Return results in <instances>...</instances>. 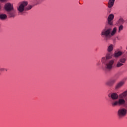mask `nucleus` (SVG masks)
<instances>
[{"instance_id": "obj_11", "label": "nucleus", "mask_w": 127, "mask_h": 127, "mask_svg": "<svg viewBox=\"0 0 127 127\" xmlns=\"http://www.w3.org/2000/svg\"><path fill=\"white\" fill-rule=\"evenodd\" d=\"M114 46L113 44H110L109 45H108L107 49V52L112 53V52H113V51H114Z\"/></svg>"}, {"instance_id": "obj_1", "label": "nucleus", "mask_w": 127, "mask_h": 127, "mask_svg": "<svg viewBox=\"0 0 127 127\" xmlns=\"http://www.w3.org/2000/svg\"><path fill=\"white\" fill-rule=\"evenodd\" d=\"M112 59V53L108 52L105 57H103L101 59V62L102 64L105 65V69L106 71H110L113 69L114 67V64H115V61ZM107 60H109L107 62Z\"/></svg>"}, {"instance_id": "obj_5", "label": "nucleus", "mask_w": 127, "mask_h": 127, "mask_svg": "<svg viewBox=\"0 0 127 127\" xmlns=\"http://www.w3.org/2000/svg\"><path fill=\"white\" fill-rule=\"evenodd\" d=\"M115 17V15L113 14H110L108 16L107 18V24L106 25H108L110 26H113L114 25V18Z\"/></svg>"}, {"instance_id": "obj_10", "label": "nucleus", "mask_w": 127, "mask_h": 127, "mask_svg": "<svg viewBox=\"0 0 127 127\" xmlns=\"http://www.w3.org/2000/svg\"><path fill=\"white\" fill-rule=\"evenodd\" d=\"M124 85H125V81H122L117 84V85L116 86L115 89L118 90L120 88H122Z\"/></svg>"}, {"instance_id": "obj_22", "label": "nucleus", "mask_w": 127, "mask_h": 127, "mask_svg": "<svg viewBox=\"0 0 127 127\" xmlns=\"http://www.w3.org/2000/svg\"><path fill=\"white\" fill-rule=\"evenodd\" d=\"M109 13H111V10L108 11Z\"/></svg>"}, {"instance_id": "obj_19", "label": "nucleus", "mask_w": 127, "mask_h": 127, "mask_svg": "<svg viewBox=\"0 0 127 127\" xmlns=\"http://www.w3.org/2000/svg\"><path fill=\"white\" fill-rule=\"evenodd\" d=\"M118 24H123L124 23V19L120 18L118 21Z\"/></svg>"}, {"instance_id": "obj_16", "label": "nucleus", "mask_w": 127, "mask_h": 127, "mask_svg": "<svg viewBox=\"0 0 127 127\" xmlns=\"http://www.w3.org/2000/svg\"><path fill=\"white\" fill-rule=\"evenodd\" d=\"M124 30V26L123 25H120L118 27V33H121V31Z\"/></svg>"}, {"instance_id": "obj_14", "label": "nucleus", "mask_w": 127, "mask_h": 127, "mask_svg": "<svg viewBox=\"0 0 127 127\" xmlns=\"http://www.w3.org/2000/svg\"><path fill=\"white\" fill-rule=\"evenodd\" d=\"M7 18V16L5 14H0V19L1 20H5Z\"/></svg>"}, {"instance_id": "obj_4", "label": "nucleus", "mask_w": 127, "mask_h": 127, "mask_svg": "<svg viewBox=\"0 0 127 127\" xmlns=\"http://www.w3.org/2000/svg\"><path fill=\"white\" fill-rule=\"evenodd\" d=\"M126 105V100L124 98L119 97L118 100L113 101L111 102L112 107H117V106H124Z\"/></svg>"}, {"instance_id": "obj_23", "label": "nucleus", "mask_w": 127, "mask_h": 127, "mask_svg": "<svg viewBox=\"0 0 127 127\" xmlns=\"http://www.w3.org/2000/svg\"><path fill=\"white\" fill-rule=\"evenodd\" d=\"M1 8V7L0 6V9Z\"/></svg>"}, {"instance_id": "obj_24", "label": "nucleus", "mask_w": 127, "mask_h": 127, "mask_svg": "<svg viewBox=\"0 0 127 127\" xmlns=\"http://www.w3.org/2000/svg\"><path fill=\"white\" fill-rule=\"evenodd\" d=\"M97 65H100V64H97Z\"/></svg>"}, {"instance_id": "obj_21", "label": "nucleus", "mask_w": 127, "mask_h": 127, "mask_svg": "<svg viewBox=\"0 0 127 127\" xmlns=\"http://www.w3.org/2000/svg\"><path fill=\"white\" fill-rule=\"evenodd\" d=\"M6 0H0L2 2H3V1H5Z\"/></svg>"}, {"instance_id": "obj_2", "label": "nucleus", "mask_w": 127, "mask_h": 127, "mask_svg": "<svg viewBox=\"0 0 127 127\" xmlns=\"http://www.w3.org/2000/svg\"><path fill=\"white\" fill-rule=\"evenodd\" d=\"M118 31V28L115 27L112 29L109 25H106L105 28H104L100 34L102 37L105 38V40H108L112 36H114L117 34Z\"/></svg>"}, {"instance_id": "obj_6", "label": "nucleus", "mask_w": 127, "mask_h": 127, "mask_svg": "<svg viewBox=\"0 0 127 127\" xmlns=\"http://www.w3.org/2000/svg\"><path fill=\"white\" fill-rule=\"evenodd\" d=\"M127 110L125 108H121L118 111V116L120 118H122V117H125L127 115Z\"/></svg>"}, {"instance_id": "obj_15", "label": "nucleus", "mask_w": 127, "mask_h": 127, "mask_svg": "<svg viewBox=\"0 0 127 127\" xmlns=\"http://www.w3.org/2000/svg\"><path fill=\"white\" fill-rule=\"evenodd\" d=\"M121 55H123V52L119 51L115 53L114 57H115V58H118V57H120V56H121Z\"/></svg>"}, {"instance_id": "obj_3", "label": "nucleus", "mask_w": 127, "mask_h": 127, "mask_svg": "<svg viewBox=\"0 0 127 127\" xmlns=\"http://www.w3.org/2000/svg\"><path fill=\"white\" fill-rule=\"evenodd\" d=\"M28 4V2L27 1H21L17 8L18 14L21 15L24 13L25 11H28V10H30L32 8V5Z\"/></svg>"}, {"instance_id": "obj_18", "label": "nucleus", "mask_w": 127, "mask_h": 127, "mask_svg": "<svg viewBox=\"0 0 127 127\" xmlns=\"http://www.w3.org/2000/svg\"><path fill=\"white\" fill-rule=\"evenodd\" d=\"M126 61H127V59L125 58H121L119 60V62H120V63H122V64H125Z\"/></svg>"}, {"instance_id": "obj_8", "label": "nucleus", "mask_w": 127, "mask_h": 127, "mask_svg": "<svg viewBox=\"0 0 127 127\" xmlns=\"http://www.w3.org/2000/svg\"><path fill=\"white\" fill-rule=\"evenodd\" d=\"M108 97L111 98L113 101L118 100L119 99V95L117 93H111L108 95Z\"/></svg>"}, {"instance_id": "obj_17", "label": "nucleus", "mask_w": 127, "mask_h": 127, "mask_svg": "<svg viewBox=\"0 0 127 127\" xmlns=\"http://www.w3.org/2000/svg\"><path fill=\"white\" fill-rule=\"evenodd\" d=\"M124 64H122L120 62H118L117 64H116V68H120L122 66H123Z\"/></svg>"}, {"instance_id": "obj_12", "label": "nucleus", "mask_w": 127, "mask_h": 127, "mask_svg": "<svg viewBox=\"0 0 127 127\" xmlns=\"http://www.w3.org/2000/svg\"><path fill=\"white\" fill-rule=\"evenodd\" d=\"M115 3V0H109L108 1V7L109 8H111L114 6V4Z\"/></svg>"}, {"instance_id": "obj_7", "label": "nucleus", "mask_w": 127, "mask_h": 127, "mask_svg": "<svg viewBox=\"0 0 127 127\" xmlns=\"http://www.w3.org/2000/svg\"><path fill=\"white\" fill-rule=\"evenodd\" d=\"M4 8L5 10H6L7 12H8L9 11L13 10V7L12 6V5L11 3H7L4 5Z\"/></svg>"}, {"instance_id": "obj_13", "label": "nucleus", "mask_w": 127, "mask_h": 127, "mask_svg": "<svg viewBox=\"0 0 127 127\" xmlns=\"http://www.w3.org/2000/svg\"><path fill=\"white\" fill-rule=\"evenodd\" d=\"M7 13L9 17H14V16H15V14L12 10L9 12H7Z\"/></svg>"}, {"instance_id": "obj_20", "label": "nucleus", "mask_w": 127, "mask_h": 127, "mask_svg": "<svg viewBox=\"0 0 127 127\" xmlns=\"http://www.w3.org/2000/svg\"><path fill=\"white\" fill-rule=\"evenodd\" d=\"M3 71H7V69L6 68H0V71L2 72Z\"/></svg>"}, {"instance_id": "obj_9", "label": "nucleus", "mask_w": 127, "mask_h": 127, "mask_svg": "<svg viewBox=\"0 0 127 127\" xmlns=\"http://www.w3.org/2000/svg\"><path fill=\"white\" fill-rule=\"evenodd\" d=\"M116 81L117 80L115 79H112L107 81L106 84V85H107V86H109L110 87H111V86H113V85H114V84L116 83Z\"/></svg>"}]
</instances>
